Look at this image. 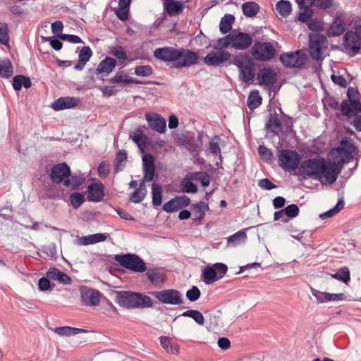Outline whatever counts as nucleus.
Returning <instances> with one entry per match:
<instances>
[{"mask_svg": "<svg viewBox=\"0 0 361 361\" xmlns=\"http://www.w3.org/2000/svg\"><path fill=\"white\" fill-rule=\"evenodd\" d=\"M149 293L162 304L179 305L183 302L180 292L176 289H164L160 291H151Z\"/></svg>", "mask_w": 361, "mask_h": 361, "instance_id": "6e6552de", "label": "nucleus"}, {"mask_svg": "<svg viewBox=\"0 0 361 361\" xmlns=\"http://www.w3.org/2000/svg\"><path fill=\"white\" fill-rule=\"evenodd\" d=\"M338 154L340 155L341 158L338 161L337 163H336V169L339 171V173H341L343 166L345 163L349 162L353 159V153H354L355 151L348 150V149H338Z\"/></svg>", "mask_w": 361, "mask_h": 361, "instance_id": "e433bc0d", "label": "nucleus"}, {"mask_svg": "<svg viewBox=\"0 0 361 361\" xmlns=\"http://www.w3.org/2000/svg\"><path fill=\"white\" fill-rule=\"evenodd\" d=\"M299 169L302 173L315 180H321L324 178L329 184L334 183L339 174L336 162L327 161L322 157L304 160Z\"/></svg>", "mask_w": 361, "mask_h": 361, "instance_id": "f03ea898", "label": "nucleus"}, {"mask_svg": "<svg viewBox=\"0 0 361 361\" xmlns=\"http://www.w3.org/2000/svg\"><path fill=\"white\" fill-rule=\"evenodd\" d=\"M153 73L152 68L149 65L138 66L135 68V74L140 77H147Z\"/></svg>", "mask_w": 361, "mask_h": 361, "instance_id": "052dcab7", "label": "nucleus"}, {"mask_svg": "<svg viewBox=\"0 0 361 361\" xmlns=\"http://www.w3.org/2000/svg\"><path fill=\"white\" fill-rule=\"evenodd\" d=\"M208 209L209 204L203 201L193 204L191 206L192 214L193 216L192 220L194 221H202L205 216L206 211Z\"/></svg>", "mask_w": 361, "mask_h": 361, "instance_id": "bb28decb", "label": "nucleus"}, {"mask_svg": "<svg viewBox=\"0 0 361 361\" xmlns=\"http://www.w3.org/2000/svg\"><path fill=\"white\" fill-rule=\"evenodd\" d=\"M71 176V168L66 162L54 165L50 171L49 178L52 183H63Z\"/></svg>", "mask_w": 361, "mask_h": 361, "instance_id": "f8f14e48", "label": "nucleus"}, {"mask_svg": "<svg viewBox=\"0 0 361 361\" xmlns=\"http://www.w3.org/2000/svg\"><path fill=\"white\" fill-rule=\"evenodd\" d=\"M230 45L233 48V42L231 40V33L224 37L219 38L217 40V44L214 45V48L218 49V46H219L220 49H226L228 48Z\"/></svg>", "mask_w": 361, "mask_h": 361, "instance_id": "0e129e2a", "label": "nucleus"}, {"mask_svg": "<svg viewBox=\"0 0 361 361\" xmlns=\"http://www.w3.org/2000/svg\"><path fill=\"white\" fill-rule=\"evenodd\" d=\"M241 8L246 17L252 18L258 13L260 7L255 1H247L242 4Z\"/></svg>", "mask_w": 361, "mask_h": 361, "instance_id": "58836bf2", "label": "nucleus"}, {"mask_svg": "<svg viewBox=\"0 0 361 361\" xmlns=\"http://www.w3.org/2000/svg\"><path fill=\"white\" fill-rule=\"evenodd\" d=\"M281 121L275 112L274 115L270 114L269 116L265 123L264 130L267 133H271L274 137L279 135V133L281 130Z\"/></svg>", "mask_w": 361, "mask_h": 361, "instance_id": "393cba45", "label": "nucleus"}, {"mask_svg": "<svg viewBox=\"0 0 361 361\" xmlns=\"http://www.w3.org/2000/svg\"><path fill=\"white\" fill-rule=\"evenodd\" d=\"M152 204L157 207L161 204L163 188L159 183H154L152 185Z\"/></svg>", "mask_w": 361, "mask_h": 361, "instance_id": "de8ad7c7", "label": "nucleus"}, {"mask_svg": "<svg viewBox=\"0 0 361 361\" xmlns=\"http://www.w3.org/2000/svg\"><path fill=\"white\" fill-rule=\"evenodd\" d=\"M347 99L342 101L340 110L343 116L349 120L352 116L361 113V94L357 87H349Z\"/></svg>", "mask_w": 361, "mask_h": 361, "instance_id": "20e7f679", "label": "nucleus"}, {"mask_svg": "<svg viewBox=\"0 0 361 361\" xmlns=\"http://www.w3.org/2000/svg\"><path fill=\"white\" fill-rule=\"evenodd\" d=\"M180 316L192 318L199 325H203L204 322V318L202 314L196 310H186Z\"/></svg>", "mask_w": 361, "mask_h": 361, "instance_id": "3c124183", "label": "nucleus"}, {"mask_svg": "<svg viewBox=\"0 0 361 361\" xmlns=\"http://www.w3.org/2000/svg\"><path fill=\"white\" fill-rule=\"evenodd\" d=\"M82 303L86 306H97L99 304L101 293L98 290L82 286L80 288Z\"/></svg>", "mask_w": 361, "mask_h": 361, "instance_id": "2eb2a0df", "label": "nucleus"}, {"mask_svg": "<svg viewBox=\"0 0 361 361\" xmlns=\"http://www.w3.org/2000/svg\"><path fill=\"white\" fill-rule=\"evenodd\" d=\"M85 181V177L83 174H71L64 180L63 185L71 190H77L79 186L82 185Z\"/></svg>", "mask_w": 361, "mask_h": 361, "instance_id": "7c9ffc66", "label": "nucleus"}, {"mask_svg": "<svg viewBox=\"0 0 361 361\" xmlns=\"http://www.w3.org/2000/svg\"><path fill=\"white\" fill-rule=\"evenodd\" d=\"M279 61L286 68H301L305 66L308 58L301 50H296L281 54Z\"/></svg>", "mask_w": 361, "mask_h": 361, "instance_id": "0eeeda50", "label": "nucleus"}, {"mask_svg": "<svg viewBox=\"0 0 361 361\" xmlns=\"http://www.w3.org/2000/svg\"><path fill=\"white\" fill-rule=\"evenodd\" d=\"M160 345L168 353L176 355L179 353L180 347L178 343H172L169 336H160L159 338Z\"/></svg>", "mask_w": 361, "mask_h": 361, "instance_id": "72a5a7b5", "label": "nucleus"}, {"mask_svg": "<svg viewBox=\"0 0 361 361\" xmlns=\"http://www.w3.org/2000/svg\"><path fill=\"white\" fill-rule=\"evenodd\" d=\"M219 139H220L219 136L214 135V137L209 142V147H208L209 152L214 156L221 154L219 143L217 142L214 141V140H219Z\"/></svg>", "mask_w": 361, "mask_h": 361, "instance_id": "69168bd1", "label": "nucleus"}, {"mask_svg": "<svg viewBox=\"0 0 361 361\" xmlns=\"http://www.w3.org/2000/svg\"><path fill=\"white\" fill-rule=\"evenodd\" d=\"M233 48L237 50H245L249 48L252 42V37L247 33L237 30L231 32Z\"/></svg>", "mask_w": 361, "mask_h": 361, "instance_id": "ddd939ff", "label": "nucleus"}, {"mask_svg": "<svg viewBox=\"0 0 361 361\" xmlns=\"http://www.w3.org/2000/svg\"><path fill=\"white\" fill-rule=\"evenodd\" d=\"M276 8L279 13L283 17H287L292 11V6L290 1L280 0L276 5Z\"/></svg>", "mask_w": 361, "mask_h": 361, "instance_id": "09e8293b", "label": "nucleus"}, {"mask_svg": "<svg viewBox=\"0 0 361 361\" xmlns=\"http://www.w3.org/2000/svg\"><path fill=\"white\" fill-rule=\"evenodd\" d=\"M254 65H246L244 68L240 70L239 78L240 80L247 84H250L255 75V71L252 68Z\"/></svg>", "mask_w": 361, "mask_h": 361, "instance_id": "a19ab883", "label": "nucleus"}, {"mask_svg": "<svg viewBox=\"0 0 361 361\" xmlns=\"http://www.w3.org/2000/svg\"><path fill=\"white\" fill-rule=\"evenodd\" d=\"M300 157L297 152L282 149L279 155V164L285 171L295 170L298 167Z\"/></svg>", "mask_w": 361, "mask_h": 361, "instance_id": "9d476101", "label": "nucleus"}, {"mask_svg": "<svg viewBox=\"0 0 361 361\" xmlns=\"http://www.w3.org/2000/svg\"><path fill=\"white\" fill-rule=\"evenodd\" d=\"M80 103V99L78 97H59L52 104V108L55 111H60L73 108L78 106Z\"/></svg>", "mask_w": 361, "mask_h": 361, "instance_id": "412c9836", "label": "nucleus"}, {"mask_svg": "<svg viewBox=\"0 0 361 361\" xmlns=\"http://www.w3.org/2000/svg\"><path fill=\"white\" fill-rule=\"evenodd\" d=\"M128 154L125 149H121L116 153L114 160V173L121 171L124 168L123 162L127 161Z\"/></svg>", "mask_w": 361, "mask_h": 361, "instance_id": "37998d69", "label": "nucleus"}, {"mask_svg": "<svg viewBox=\"0 0 361 361\" xmlns=\"http://www.w3.org/2000/svg\"><path fill=\"white\" fill-rule=\"evenodd\" d=\"M130 137L133 140V141L137 145L139 149L141 152H144L148 140L147 136L143 133L142 130L138 128L133 133V135L130 134Z\"/></svg>", "mask_w": 361, "mask_h": 361, "instance_id": "2f4dec72", "label": "nucleus"}, {"mask_svg": "<svg viewBox=\"0 0 361 361\" xmlns=\"http://www.w3.org/2000/svg\"><path fill=\"white\" fill-rule=\"evenodd\" d=\"M154 57L164 61L172 68H189L198 63V53L189 49L173 47H159L154 50Z\"/></svg>", "mask_w": 361, "mask_h": 361, "instance_id": "f257e3e1", "label": "nucleus"}, {"mask_svg": "<svg viewBox=\"0 0 361 361\" xmlns=\"http://www.w3.org/2000/svg\"><path fill=\"white\" fill-rule=\"evenodd\" d=\"M146 270V276L153 285L161 286L165 282L166 279L164 274L160 273L158 269L149 268Z\"/></svg>", "mask_w": 361, "mask_h": 361, "instance_id": "c756f323", "label": "nucleus"}, {"mask_svg": "<svg viewBox=\"0 0 361 361\" xmlns=\"http://www.w3.org/2000/svg\"><path fill=\"white\" fill-rule=\"evenodd\" d=\"M245 63H247L250 65H254L252 59H251L247 54H240L233 56V60L230 62V64L236 66L240 70L246 66Z\"/></svg>", "mask_w": 361, "mask_h": 361, "instance_id": "c03bdc74", "label": "nucleus"}, {"mask_svg": "<svg viewBox=\"0 0 361 361\" xmlns=\"http://www.w3.org/2000/svg\"><path fill=\"white\" fill-rule=\"evenodd\" d=\"M85 196L81 192H73L70 195V202L74 209L79 208L85 202Z\"/></svg>", "mask_w": 361, "mask_h": 361, "instance_id": "4d7b16f0", "label": "nucleus"}, {"mask_svg": "<svg viewBox=\"0 0 361 361\" xmlns=\"http://www.w3.org/2000/svg\"><path fill=\"white\" fill-rule=\"evenodd\" d=\"M13 73V68L11 61L8 59L0 61V76L4 78H8Z\"/></svg>", "mask_w": 361, "mask_h": 361, "instance_id": "a18cd8bd", "label": "nucleus"}, {"mask_svg": "<svg viewBox=\"0 0 361 361\" xmlns=\"http://www.w3.org/2000/svg\"><path fill=\"white\" fill-rule=\"evenodd\" d=\"M116 60L109 57L106 56L98 65L97 68L95 70L96 74L102 75V77H106L109 74H110L116 66Z\"/></svg>", "mask_w": 361, "mask_h": 361, "instance_id": "5701e85b", "label": "nucleus"}, {"mask_svg": "<svg viewBox=\"0 0 361 361\" xmlns=\"http://www.w3.org/2000/svg\"><path fill=\"white\" fill-rule=\"evenodd\" d=\"M98 175L101 178H106L110 173V164L107 161H102L98 166Z\"/></svg>", "mask_w": 361, "mask_h": 361, "instance_id": "774afa93", "label": "nucleus"}, {"mask_svg": "<svg viewBox=\"0 0 361 361\" xmlns=\"http://www.w3.org/2000/svg\"><path fill=\"white\" fill-rule=\"evenodd\" d=\"M142 168L144 182H150L154 180L156 171L155 157L151 154H146L142 156Z\"/></svg>", "mask_w": 361, "mask_h": 361, "instance_id": "f3484780", "label": "nucleus"}, {"mask_svg": "<svg viewBox=\"0 0 361 361\" xmlns=\"http://www.w3.org/2000/svg\"><path fill=\"white\" fill-rule=\"evenodd\" d=\"M185 295L188 300L195 302L200 298L201 292L197 286H193L190 289L187 290Z\"/></svg>", "mask_w": 361, "mask_h": 361, "instance_id": "338daca9", "label": "nucleus"}, {"mask_svg": "<svg viewBox=\"0 0 361 361\" xmlns=\"http://www.w3.org/2000/svg\"><path fill=\"white\" fill-rule=\"evenodd\" d=\"M346 29L345 23L340 15H336L327 30V35L329 37H337L342 35Z\"/></svg>", "mask_w": 361, "mask_h": 361, "instance_id": "b1692460", "label": "nucleus"}, {"mask_svg": "<svg viewBox=\"0 0 361 361\" xmlns=\"http://www.w3.org/2000/svg\"><path fill=\"white\" fill-rule=\"evenodd\" d=\"M114 259L121 267L136 273H142L147 269L144 260L135 254L115 255Z\"/></svg>", "mask_w": 361, "mask_h": 361, "instance_id": "39448f33", "label": "nucleus"}, {"mask_svg": "<svg viewBox=\"0 0 361 361\" xmlns=\"http://www.w3.org/2000/svg\"><path fill=\"white\" fill-rule=\"evenodd\" d=\"M235 21L234 16L231 14H226L221 18L219 23V30L223 34L229 32L232 29V25Z\"/></svg>", "mask_w": 361, "mask_h": 361, "instance_id": "79ce46f5", "label": "nucleus"}, {"mask_svg": "<svg viewBox=\"0 0 361 361\" xmlns=\"http://www.w3.org/2000/svg\"><path fill=\"white\" fill-rule=\"evenodd\" d=\"M286 216L294 219L298 216L300 212L299 207L295 204H291L283 208Z\"/></svg>", "mask_w": 361, "mask_h": 361, "instance_id": "e2e57ef3", "label": "nucleus"}, {"mask_svg": "<svg viewBox=\"0 0 361 361\" xmlns=\"http://www.w3.org/2000/svg\"><path fill=\"white\" fill-rule=\"evenodd\" d=\"M146 121L150 128L159 133H164L166 130V120L159 114L156 113H147Z\"/></svg>", "mask_w": 361, "mask_h": 361, "instance_id": "a211bd4d", "label": "nucleus"}, {"mask_svg": "<svg viewBox=\"0 0 361 361\" xmlns=\"http://www.w3.org/2000/svg\"><path fill=\"white\" fill-rule=\"evenodd\" d=\"M276 50L270 42H255L251 48V54L255 60L259 62L269 61L275 56Z\"/></svg>", "mask_w": 361, "mask_h": 361, "instance_id": "423d86ee", "label": "nucleus"}, {"mask_svg": "<svg viewBox=\"0 0 361 361\" xmlns=\"http://www.w3.org/2000/svg\"><path fill=\"white\" fill-rule=\"evenodd\" d=\"M262 98L257 90H253L248 95L247 104L250 110H254L262 104Z\"/></svg>", "mask_w": 361, "mask_h": 361, "instance_id": "ea45409f", "label": "nucleus"}, {"mask_svg": "<svg viewBox=\"0 0 361 361\" xmlns=\"http://www.w3.org/2000/svg\"><path fill=\"white\" fill-rule=\"evenodd\" d=\"M55 284L47 277H42L38 281V288L42 292L52 290Z\"/></svg>", "mask_w": 361, "mask_h": 361, "instance_id": "bf43d9fd", "label": "nucleus"}, {"mask_svg": "<svg viewBox=\"0 0 361 361\" xmlns=\"http://www.w3.org/2000/svg\"><path fill=\"white\" fill-rule=\"evenodd\" d=\"M309 39L310 56L315 61H322V49L326 40V37L319 33H310Z\"/></svg>", "mask_w": 361, "mask_h": 361, "instance_id": "1a4fd4ad", "label": "nucleus"}, {"mask_svg": "<svg viewBox=\"0 0 361 361\" xmlns=\"http://www.w3.org/2000/svg\"><path fill=\"white\" fill-rule=\"evenodd\" d=\"M110 54L116 57L121 63L125 61L127 58V54L123 47L116 45L111 49Z\"/></svg>", "mask_w": 361, "mask_h": 361, "instance_id": "6e6d98bb", "label": "nucleus"}, {"mask_svg": "<svg viewBox=\"0 0 361 361\" xmlns=\"http://www.w3.org/2000/svg\"><path fill=\"white\" fill-rule=\"evenodd\" d=\"M191 179L199 181L203 188L209 185L210 178L206 171L193 172L191 173Z\"/></svg>", "mask_w": 361, "mask_h": 361, "instance_id": "8fccbe9b", "label": "nucleus"}, {"mask_svg": "<svg viewBox=\"0 0 361 361\" xmlns=\"http://www.w3.org/2000/svg\"><path fill=\"white\" fill-rule=\"evenodd\" d=\"M258 83L260 85H267L269 86L274 85L276 82V73L274 71L268 67L264 68L257 73Z\"/></svg>", "mask_w": 361, "mask_h": 361, "instance_id": "4be33fe9", "label": "nucleus"}, {"mask_svg": "<svg viewBox=\"0 0 361 361\" xmlns=\"http://www.w3.org/2000/svg\"><path fill=\"white\" fill-rule=\"evenodd\" d=\"M13 87L15 91H20L22 87L28 89L32 86V81L29 77L23 75H16L12 80Z\"/></svg>", "mask_w": 361, "mask_h": 361, "instance_id": "473e14b6", "label": "nucleus"}, {"mask_svg": "<svg viewBox=\"0 0 361 361\" xmlns=\"http://www.w3.org/2000/svg\"><path fill=\"white\" fill-rule=\"evenodd\" d=\"M190 204V199L188 196H176L166 202L162 209L167 213H173L178 209L188 207Z\"/></svg>", "mask_w": 361, "mask_h": 361, "instance_id": "dca6fc26", "label": "nucleus"}, {"mask_svg": "<svg viewBox=\"0 0 361 361\" xmlns=\"http://www.w3.org/2000/svg\"><path fill=\"white\" fill-rule=\"evenodd\" d=\"M344 201L342 199H339L337 202V204L331 209L328 211L321 214L319 217L322 219H326L329 217H331L338 213L343 207H344Z\"/></svg>", "mask_w": 361, "mask_h": 361, "instance_id": "864d4df0", "label": "nucleus"}, {"mask_svg": "<svg viewBox=\"0 0 361 361\" xmlns=\"http://www.w3.org/2000/svg\"><path fill=\"white\" fill-rule=\"evenodd\" d=\"M192 179L188 178H184L181 182V190L185 193H196L197 192V186L192 181Z\"/></svg>", "mask_w": 361, "mask_h": 361, "instance_id": "5fc2aeb1", "label": "nucleus"}, {"mask_svg": "<svg viewBox=\"0 0 361 361\" xmlns=\"http://www.w3.org/2000/svg\"><path fill=\"white\" fill-rule=\"evenodd\" d=\"M184 8V4L180 1L165 0L164 2V10L169 16H175L182 13Z\"/></svg>", "mask_w": 361, "mask_h": 361, "instance_id": "a878e982", "label": "nucleus"}, {"mask_svg": "<svg viewBox=\"0 0 361 361\" xmlns=\"http://www.w3.org/2000/svg\"><path fill=\"white\" fill-rule=\"evenodd\" d=\"M87 192V199L92 202H101L105 196L104 186L101 182L90 184Z\"/></svg>", "mask_w": 361, "mask_h": 361, "instance_id": "6ab92c4d", "label": "nucleus"}, {"mask_svg": "<svg viewBox=\"0 0 361 361\" xmlns=\"http://www.w3.org/2000/svg\"><path fill=\"white\" fill-rule=\"evenodd\" d=\"M109 237L108 233H95L87 236H82L78 239V243L80 245H87L105 241Z\"/></svg>", "mask_w": 361, "mask_h": 361, "instance_id": "cd10ccee", "label": "nucleus"}, {"mask_svg": "<svg viewBox=\"0 0 361 361\" xmlns=\"http://www.w3.org/2000/svg\"><path fill=\"white\" fill-rule=\"evenodd\" d=\"M258 152L261 158L266 161H271L274 158L271 150L266 147L264 145L259 146Z\"/></svg>", "mask_w": 361, "mask_h": 361, "instance_id": "680f3d73", "label": "nucleus"}, {"mask_svg": "<svg viewBox=\"0 0 361 361\" xmlns=\"http://www.w3.org/2000/svg\"><path fill=\"white\" fill-rule=\"evenodd\" d=\"M331 277L347 283L350 280V270L347 267H343L340 268L336 273L331 274Z\"/></svg>", "mask_w": 361, "mask_h": 361, "instance_id": "603ef678", "label": "nucleus"}, {"mask_svg": "<svg viewBox=\"0 0 361 361\" xmlns=\"http://www.w3.org/2000/svg\"><path fill=\"white\" fill-rule=\"evenodd\" d=\"M147 194V189L145 185L142 183L139 188H136L130 196V201L133 203H140L145 197Z\"/></svg>", "mask_w": 361, "mask_h": 361, "instance_id": "49530a36", "label": "nucleus"}, {"mask_svg": "<svg viewBox=\"0 0 361 361\" xmlns=\"http://www.w3.org/2000/svg\"><path fill=\"white\" fill-rule=\"evenodd\" d=\"M109 82L113 84H141L142 82L137 79H134L123 71L118 72L113 78L109 80Z\"/></svg>", "mask_w": 361, "mask_h": 361, "instance_id": "f704fd0d", "label": "nucleus"}, {"mask_svg": "<svg viewBox=\"0 0 361 361\" xmlns=\"http://www.w3.org/2000/svg\"><path fill=\"white\" fill-rule=\"evenodd\" d=\"M311 293L319 303L329 301L343 300L345 298L344 293H330L327 292H322L313 288H311Z\"/></svg>", "mask_w": 361, "mask_h": 361, "instance_id": "aec40b11", "label": "nucleus"}, {"mask_svg": "<svg viewBox=\"0 0 361 361\" xmlns=\"http://www.w3.org/2000/svg\"><path fill=\"white\" fill-rule=\"evenodd\" d=\"M360 39L357 35L352 30L347 31L343 37V46L345 53L350 57L355 56L361 51Z\"/></svg>", "mask_w": 361, "mask_h": 361, "instance_id": "9b49d317", "label": "nucleus"}, {"mask_svg": "<svg viewBox=\"0 0 361 361\" xmlns=\"http://www.w3.org/2000/svg\"><path fill=\"white\" fill-rule=\"evenodd\" d=\"M116 294L117 304L126 309H143L152 307L153 305L151 298L142 293L121 290L116 291Z\"/></svg>", "mask_w": 361, "mask_h": 361, "instance_id": "7ed1b4c3", "label": "nucleus"}, {"mask_svg": "<svg viewBox=\"0 0 361 361\" xmlns=\"http://www.w3.org/2000/svg\"><path fill=\"white\" fill-rule=\"evenodd\" d=\"M53 331L58 335L64 336H75L78 334L87 332L85 329L68 326H58L54 328Z\"/></svg>", "mask_w": 361, "mask_h": 361, "instance_id": "c9c22d12", "label": "nucleus"}, {"mask_svg": "<svg viewBox=\"0 0 361 361\" xmlns=\"http://www.w3.org/2000/svg\"><path fill=\"white\" fill-rule=\"evenodd\" d=\"M202 279L206 284L209 285L219 280L220 277L218 276L217 273L212 266H207L202 270Z\"/></svg>", "mask_w": 361, "mask_h": 361, "instance_id": "4c0bfd02", "label": "nucleus"}, {"mask_svg": "<svg viewBox=\"0 0 361 361\" xmlns=\"http://www.w3.org/2000/svg\"><path fill=\"white\" fill-rule=\"evenodd\" d=\"M231 57V54L227 51H212L203 58V61L207 66H218L228 61Z\"/></svg>", "mask_w": 361, "mask_h": 361, "instance_id": "4468645a", "label": "nucleus"}, {"mask_svg": "<svg viewBox=\"0 0 361 361\" xmlns=\"http://www.w3.org/2000/svg\"><path fill=\"white\" fill-rule=\"evenodd\" d=\"M10 37L8 34V27L6 23L0 22V44L8 45Z\"/></svg>", "mask_w": 361, "mask_h": 361, "instance_id": "13d9d810", "label": "nucleus"}, {"mask_svg": "<svg viewBox=\"0 0 361 361\" xmlns=\"http://www.w3.org/2000/svg\"><path fill=\"white\" fill-rule=\"evenodd\" d=\"M92 56V51L90 47L88 46L83 47L80 51L78 61L75 65L74 68L77 71H82Z\"/></svg>", "mask_w": 361, "mask_h": 361, "instance_id": "c85d7f7f", "label": "nucleus"}]
</instances>
